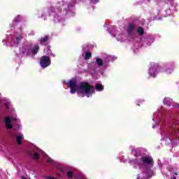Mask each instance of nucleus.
Here are the masks:
<instances>
[{"instance_id":"obj_1","label":"nucleus","mask_w":179,"mask_h":179,"mask_svg":"<svg viewBox=\"0 0 179 179\" xmlns=\"http://www.w3.org/2000/svg\"><path fill=\"white\" fill-rule=\"evenodd\" d=\"M69 86L72 94H75L77 92V93H80L83 96L92 97V95L96 93L94 86L90 85L88 82H81L80 85H78L76 79H73L69 82Z\"/></svg>"},{"instance_id":"obj_2","label":"nucleus","mask_w":179,"mask_h":179,"mask_svg":"<svg viewBox=\"0 0 179 179\" xmlns=\"http://www.w3.org/2000/svg\"><path fill=\"white\" fill-rule=\"evenodd\" d=\"M39 64L41 68H48V66H50V65H51V58H50L49 56L47 55L42 56L41 57Z\"/></svg>"},{"instance_id":"obj_3","label":"nucleus","mask_w":179,"mask_h":179,"mask_svg":"<svg viewBox=\"0 0 179 179\" xmlns=\"http://www.w3.org/2000/svg\"><path fill=\"white\" fill-rule=\"evenodd\" d=\"M141 162L143 164H146L147 166H153L155 162H153V158L149 156H143L141 158Z\"/></svg>"},{"instance_id":"obj_4","label":"nucleus","mask_w":179,"mask_h":179,"mask_svg":"<svg viewBox=\"0 0 179 179\" xmlns=\"http://www.w3.org/2000/svg\"><path fill=\"white\" fill-rule=\"evenodd\" d=\"M10 121H14L15 122H16V121H17V119L15 117H13L10 119L8 117H6L5 122H6V128H7V129H12V128H13V126L12 125V124H10Z\"/></svg>"},{"instance_id":"obj_5","label":"nucleus","mask_w":179,"mask_h":179,"mask_svg":"<svg viewBox=\"0 0 179 179\" xmlns=\"http://www.w3.org/2000/svg\"><path fill=\"white\" fill-rule=\"evenodd\" d=\"M40 51V45H36L34 47L31 48V52L32 55H36V54Z\"/></svg>"},{"instance_id":"obj_6","label":"nucleus","mask_w":179,"mask_h":179,"mask_svg":"<svg viewBox=\"0 0 179 179\" xmlns=\"http://www.w3.org/2000/svg\"><path fill=\"white\" fill-rule=\"evenodd\" d=\"M136 28V25H135V24L134 23L129 24L127 27V33H132V31H134V30H135Z\"/></svg>"},{"instance_id":"obj_7","label":"nucleus","mask_w":179,"mask_h":179,"mask_svg":"<svg viewBox=\"0 0 179 179\" xmlns=\"http://www.w3.org/2000/svg\"><path fill=\"white\" fill-rule=\"evenodd\" d=\"M50 40V36H45L42 38H40L39 43L41 45H44V43H47Z\"/></svg>"},{"instance_id":"obj_8","label":"nucleus","mask_w":179,"mask_h":179,"mask_svg":"<svg viewBox=\"0 0 179 179\" xmlns=\"http://www.w3.org/2000/svg\"><path fill=\"white\" fill-rule=\"evenodd\" d=\"M95 89L98 92H103V90H104V86H103V85H101L100 83H97L95 85Z\"/></svg>"},{"instance_id":"obj_9","label":"nucleus","mask_w":179,"mask_h":179,"mask_svg":"<svg viewBox=\"0 0 179 179\" xmlns=\"http://www.w3.org/2000/svg\"><path fill=\"white\" fill-rule=\"evenodd\" d=\"M137 33L140 35V36H143V34H145V31H143V28H142L141 27H138V29H137Z\"/></svg>"},{"instance_id":"obj_10","label":"nucleus","mask_w":179,"mask_h":179,"mask_svg":"<svg viewBox=\"0 0 179 179\" xmlns=\"http://www.w3.org/2000/svg\"><path fill=\"white\" fill-rule=\"evenodd\" d=\"M92 57V52H87L85 53L84 59H85V61H87L88 59H90V57Z\"/></svg>"},{"instance_id":"obj_11","label":"nucleus","mask_w":179,"mask_h":179,"mask_svg":"<svg viewBox=\"0 0 179 179\" xmlns=\"http://www.w3.org/2000/svg\"><path fill=\"white\" fill-rule=\"evenodd\" d=\"M96 64L98 66H103V59H101V58H96Z\"/></svg>"},{"instance_id":"obj_12","label":"nucleus","mask_w":179,"mask_h":179,"mask_svg":"<svg viewBox=\"0 0 179 179\" xmlns=\"http://www.w3.org/2000/svg\"><path fill=\"white\" fill-rule=\"evenodd\" d=\"M22 139H23V136H17L16 141L18 145H22Z\"/></svg>"},{"instance_id":"obj_13","label":"nucleus","mask_w":179,"mask_h":179,"mask_svg":"<svg viewBox=\"0 0 179 179\" xmlns=\"http://www.w3.org/2000/svg\"><path fill=\"white\" fill-rule=\"evenodd\" d=\"M22 38H23V36H17V37L16 38V42H15V43H16V44H20V40H22Z\"/></svg>"},{"instance_id":"obj_14","label":"nucleus","mask_w":179,"mask_h":179,"mask_svg":"<svg viewBox=\"0 0 179 179\" xmlns=\"http://www.w3.org/2000/svg\"><path fill=\"white\" fill-rule=\"evenodd\" d=\"M32 158L34 159L35 160H38V154L37 152H35L32 155Z\"/></svg>"},{"instance_id":"obj_15","label":"nucleus","mask_w":179,"mask_h":179,"mask_svg":"<svg viewBox=\"0 0 179 179\" xmlns=\"http://www.w3.org/2000/svg\"><path fill=\"white\" fill-rule=\"evenodd\" d=\"M67 176L69 177V178H72L73 177V172L68 171L67 172Z\"/></svg>"},{"instance_id":"obj_16","label":"nucleus","mask_w":179,"mask_h":179,"mask_svg":"<svg viewBox=\"0 0 179 179\" xmlns=\"http://www.w3.org/2000/svg\"><path fill=\"white\" fill-rule=\"evenodd\" d=\"M13 22L15 23H17V22H20V17L18 16V17H16L15 18H14Z\"/></svg>"},{"instance_id":"obj_17","label":"nucleus","mask_w":179,"mask_h":179,"mask_svg":"<svg viewBox=\"0 0 179 179\" xmlns=\"http://www.w3.org/2000/svg\"><path fill=\"white\" fill-rule=\"evenodd\" d=\"M27 57H29L30 54H31V48L27 50Z\"/></svg>"},{"instance_id":"obj_18","label":"nucleus","mask_w":179,"mask_h":179,"mask_svg":"<svg viewBox=\"0 0 179 179\" xmlns=\"http://www.w3.org/2000/svg\"><path fill=\"white\" fill-rule=\"evenodd\" d=\"M47 162L48 163H52V160L51 159V158L48 159Z\"/></svg>"},{"instance_id":"obj_19","label":"nucleus","mask_w":179,"mask_h":179,"mask_svg":"<svg viewBox=\"0 0 179 179\" xmlns=\"http://www.w3.org/2000/svg\"><path fill=\"white\" fill-rule=\"evenodd\" d=\"M178 176V173H173V176Z\"/></svg>"},{"instance_id":"obj_20","label":"nucleus","mask_w":179,"mask_h":179,"mask_svg":"<svg viewBox=\"0 0 179 179\" xmlns=\"http://www.w3.org/2000/svg\"><path fill=\"white\" fill-rule=\"evenodd\" d=\"M171 179H177L176 176H173Z\"/></svg>"},{"instance_id":"obj_21","label":"nucleus","mask_w":179,"mask_h":179,"mask_svg":"<svg viewBox=\"0 0 179 179\" xmlns=\"http://www.w3.org/2000/svg\"><path fill=\"white\" fill-rule=\"evenodd\" d=\"M153 78H156V75H154V76H153Z\"/></svg>"},{"instance_id":"obj_22","label":"nucleus","mask_w":179,"mask_h":179,"mask_svg":"<svg viewBox=\"0 0 179 179\" xmlns=\"http://www.w3.org/2000/svg\"><path fill=\"white\" fill-rule=\"evenodd\" d=\"M149 75H150V76H152V74H150V73H149Z\"/></svg>"},{"instance_id":"obj_23","label":"nucleus","mask_w":179,"mask_h":179,"mask_svg":"<svg viewBox=\"0 0 179 179\" xmlns=\"http://www.w3.org/2000/svg\"><path fill=\"white\" fill-rule=\"evenodd\" d=\"M77 179H79V178H77Z\"/></svg>"}]
</instances>
